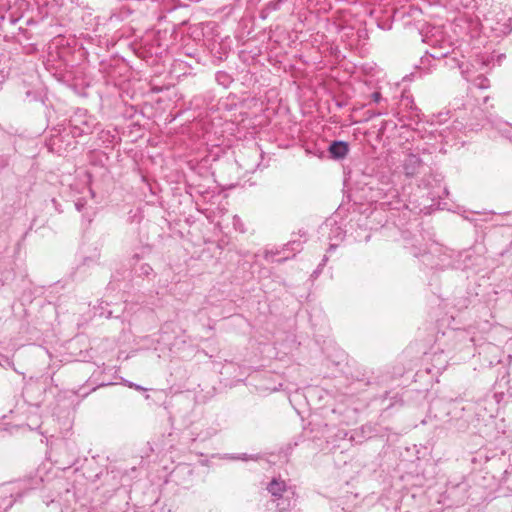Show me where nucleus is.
I'll return each mask as SVG.
<instances>
[{
    "label": "nucleus",
    "instance_id": "nucleus-1",
    "mask_svg": "<svg viewBox=\"0 0 512 512\" xmlns=\"http://www.w3.org/2000/svg\"><path fill=\"white\" fill-rule=\"evenodd\" d=\"M348 151V144L343 141H334L329 147V152L335 159H343Z\"/></svg>",
    "mask_w": 512,
    "mask_h": 512
},
{
    "label": "nucleus",
    "instance_id": "nucleus-2",
    "mask_svg": "<svg viewBox=\"0 0 512 512\" xmlns=\"http://www.w3.org/2000/svg\"><path fill=\"white\" fill-rule=\"evenodd\" d=\"M285 482L274 479L268 486V491L276 497L282 496V493L285 491Z\"/></svg>",
    "mask_w": 512,
    "mask_h": 512
},
{
    "label": "nucleus",
    "instance_id": "nucleus-3",
    "mask_svg": "<svg viewBox=\"0 0 512 512\" xmlns=\"http://www.w3.org/2000/svg\"><path fill=\"white\" fill-rule=\"evenodd\" d=\"M420 165V159L415 155H409L406 160L405 170L407 174H414L415 169Z\"/></svg>",
    "mask_w": 512,
    "mask_h": 512
},
{
    "label": "nucleus",
    "instance_id": "nucleus-4",
    "mask_svg": "<svg viewBox=\"0 0 512 512\" xmlns=\"http://www.w3.org/2000/svg\"><path fill=\"white\" fill-rule=\"evenodd\" d=\"M476 85L479 87V88H487L489 86L488 84V80L486 78H478V82H476Z\"/></svg>",
    "mask_w": 512,
    "mask_h": 512
},
{
    "label": "nucleus",
    "instance_id": "nucleus-5",
    "mask_svg": "<svg viewBox=\"0 0 512 512\" xmlns=\"http://www.w3.org/2000/svg\"><path fill=\"white\" fill-rule=\"evenodd\" d=\"M126 385L130 388H135L136 390H139V391H143V390H146L144 387L140 386V385H137V384H134L132 382H126Z\"/></svg>",
    "mask_w": 512,
    "mask_h": 512
},
{
    "label": "nucleus",
    "instance_id": "nucleus-6",
    "mask_svg": "<svg viewBox=\"0 0 512 512\" xmlns=\"http://www.w3.org/2000/svg\"><path fill=\"white\" fill-rule=\"evenodd\" d=\"M372 98L375 102H379L380 101V94L378 92H375L372 94Z\"/></svg>",
    "mask_w": 512,
    "mask_h": 512
}]
</instances>
